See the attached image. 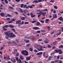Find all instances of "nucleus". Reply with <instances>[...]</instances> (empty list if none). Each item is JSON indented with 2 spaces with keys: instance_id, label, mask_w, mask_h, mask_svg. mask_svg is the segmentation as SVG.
<instances>
[{
  "instance_id": "obj_1",
  "label": "nucleus",
  "mask_w": 63,
  "mask_h": 63,
  "mask_svg": "<svg viewBox=\"0 0 63 63\" xmlns=\"http://www.w3.org/2000/svg\"><path fill=\"white\" fill-rule=\"evenodd\" d=\"M4 33L6 36H5V38L6 39H8L9 38V37L12 38H15L16 37V35L14 34L12 32L10 33V31H7V32H4Z\"/></svg>"
},
{
  "instance_id": "obj_2",
  "label": "nucleus",
  "mask_w": 63,
  "mask_h": 63,
  "mask_svg": "<svg viewBox=\"0 0 63 63\" xmlns=\"http://www.w3.org/2000/svg\"><path fill=\"white\" fill-rule=\"evenodd\" d=\"M22 54L25 56H27L28 55V52L26 50L23 51L21 52Z\"/></svg>"
},
{
  "instance_id": "obj_3",
  "label": "nucleus",
  "mask_w": 63,
  "mask_h": 63,
  "mask_svg": "<svg viewBox=\"0 0 63 63\" xmlns=\"http://www.w3.org/2000/svg\"><path fill=\"white\" fill-rule=\"evenodd\" d=\"M43 46H40L39 47H38V48H37V49L38 51H43Z\"/></svg>"
},
{
  "instance_id": "obj_4",
  "label": "nucleus",
  "mask_w": 63,
  "mask_h": 63,
  "mask_svg": "<svg viewBox=\"0 0 63 63\" xmlns=\"http://www.w3.org/2000/svg\"><path fill=\"white\" fill-rule=\"evenodd\" d=\"M49 40L47 38H46L44 41V43L47 44V43H48L49 42Z\"/></svg>"
},
{
  "instance_id": "obj_5",
  "label": "nucleus",
  "mask_w": 63,
  "mask_h": 63,
  "mask_svg": "<svg viewBox=\"0 0 63 63\" xmlns=\"http://www.w3.org/2000/svg\"><path fill=\"white\" fill-rule=\"evenodd\" d=\"M63 52L62 51V50L61 49H59L58 53L59 54H61Z\"/></svg>"
},
{
  "instance_id": "obj_6",
  "label": "nucleus",
  "mask_w": 63,
  "mask_h": 63,
  "mask_svg": "<svg viewBox=\"0 0 63 63\" xmlns=\"http://www.w3.org/2000/svg\"><path fill=\"white\" fill-rule=\"evenodd\" d=\"M53 58L52 56H49L48 58L47 59L48 61H49L51 59Z\"/></svg>"
},
{
  "instance_id": "obj_7",
  "label": "nucleus",
  "mask_w": 63,
  "mask_h": 63,
  "mask_svg": "<svg viewBox=\"0 0 63 63\" xmlns=\"http://www.w3.org/2000/svg\"><path fill=\"white\" fill-rule=\"evenodd\" d=\"M0 15L2 16V17H4V16H5V15L4 14V13H0Z\"/></svg>"
},
{
  "instance_id": "obj_8",
  "label": "nucleus",
  "mask_w": 63,
  "mask_h": 63,
  "mask_svg": "<svg viewBox=\"0 0 63 63\" xmlns=\"http://www.w3.org/2000/svg\"><path fill=\"white\" fill-rule=\"evenodd\" d=\"M33 13H30V15L31 16V17L32 18L34 17H35L36 16V15H33Z\"/></svg>"
},
{
  "instance_id": "obj_9",
  "label": "nucleus",
  "mask_w": 63,
  "mask_h": 63,
  "mask_svg": "<svg viewBox=\"0 0 63 63\" xmlns=\"http://www.w3.org/2000/svg\"><path fill=\"white\" fill-rule=\"evenodd\" d=\"M29 8L30 9H32V8H33V6H30L29 5L28 6H26V9H28Z\"/></svg>"
},
{
  "instance_id": "obj_10",
  "label": "nucleus",
  "mask_w": 63,
  "mask_h": 63,
  "mask_svg": "<svg viewBox=\"0 0 63 63\" xmlns=\"http://www.w3.org/2000/svg\"><path fill=\"white\" fill-rule=\"evenodd\" d=\"M33 29H34V30H38L40 28L39 27H33Z\"/></svg>"
},
{
  "instance_id": "obj_11",
  "label": "nucleus",
  "mask_w": 63,
  "mask_h": 63,
  "mask_svg": "<svg viewBox=\"0 0 63 63\" xmlns=\"http://www.w3.org/2000/svg\"><path fill=\"white\" fill-rule=\"evenodd\" d=\"M13 44H14H14H15V45H13V46H17V44H16V42L15 41H13Z\"/></svg>"
},
{
  "instance_id": "obj_12",
  "label": "nucleus",
  "mask_w": 63,
  "mask_h": 63,
  "mask_svg": "<svg viewBox=\"0 0 63 63\" xmlns=\"http://www.w3.org/2000/svg\"><path fill=\"white\" fill-rule=\"evenodd\" d=\"M9 26V27L11 28H14V26L12 25H10Z\"/></svg>"
},
{
  "instance_id": "obj_13",
  "label": "nucleus",
  "mask_w": 63,
  "mask_h": 63,
  "mask_svg": "<svg viewBox=\"0 0 63 63\" xmlns=\"http://www.w3.org/2000/svg\"><path fill=\"white\" fill-rule=\"evenodd\" d=\"M30 58H31V57H28L26 58V60H30Z\"/></svg>"
},
{
  "instance_id": "obj_14",
  "label": "nucleus",
  "mask_w": 63,
  "mask_h": 63,
  "mask_svg": "<svg viewBox=\"0 0 63 63\" xmlns=\"http://www.w3.org/2000/svg\"><path fill=\"white\" fill-rule=\"evenodd\" d=\"M43 54V52H39L37 53L36 54V55H41Z\"/></svg>"
},
{
  "instance_id": "obj_15",
  "label": "nucleus",
  "mask_w": 63,
  "mask_h": 63,
  "mask_svg": "<svg viewBox=\"0 0 63 63\" xmlns=\"http://www.w3.org/2000/svg\"><path fill=\"white\" fill-rule=\"evenodd\" d=\"M22 61L20 59H19L18 61H17V63H22L21 62Z\"/></svg>"
},
{
  "instance_id": "obj_16",
  "label": "nucleus",
  "mask_w": 63,
  "mask_h": 63,
  "mask_svg": "<svg viewBox=\"0 0 63 63\" xmlns=\"http://www.w3.org/2000/svg\"><path fill=\"white\" fill-rule=\"evenodd\" d=\"M6 58L7 60H11V59L10 58V56L9 55L7 56Z\"/></svg>"
},
{
  "instance_id": "obj_17",
  "label": "nucleus",
  "mask_w": 63,
  "mask_h": 63,
  "mask_svg": "<svg viewBox=\"0 0 63 63\" xmlns=\"http://www.w3.org/2000/svg\"><path fill=\"white\" fill-rule=\"evenodd\" d=\"M32 2L33 3H39V2H38V1L37 0H35L34 1H33Z\"/></svg>"
},
{
  "instance_id": "obj_18",
  "label": "nucleus",
  "mask_w": 63,
  "mask_h": 63,
  "mask_svg": "<svg viewBox=\"0 0 63 63\" xmlns=\"http://www.w3.org/2000/svg\"><path fill=\"white\" fill-rule=\"evenodd\" d=\"M23 11L24 14H26V12H29V11L27 10H24Z\"/></svg>"
},
{
  "instance_id": "obj_19",
  "label": "nucleus",
  "mask_w": 63,
  "mask_h": 63,
  "mask_svg": "<svg viewBox=\"0 0 63 63\" xmlns=\"http://www.w3.org/2000/svg\"><path fill=\"white\" fill-rule=\"evenodd\" d=\"M59 48H63V46L62 45H60L59 46Z\"/></svg>"
},
{
  "instance_id": "obj_20",
  "label": "nucleus",
  "mask_w": 63,
  "mask_h": 63,
  "mask_svg": "<svg viewBox=\"0 0 63 63\" xmlns=\"http://www.w3.org/2000/svg\"><path fill=\"white\" fill-rule=\"evenodd\" d=\"M20 59L21 60H23V59H24V57H23V56H20Z\"/></svg>"
},
{
  "instance_id": "obj_21",
  "label": "nucleus",
  "mask_w": 63,
  "mask_h": 63,
  "mask_svg": "<svg viewBox=\"0 0 63 63\" xmlns=\"http://www.w3.org/2000/svg\"><path fill=\"white\" fill-rule=\"evenodd\" d=\"M63 19V18L62 17H60L59 18V20H60V21H62V20Z\"/></svg>"
},
{
  "instance_id": "obj_22",
  "label": "nucleus",
  "mask_w": 63,
  "mask_h": 63,
  "mask_svg": "<svg viewBox=\"0 0 63 63\" xmlns=\"http://www.w3.org/2000/svg\"><path fill=\"white\" fill-rule=\"evenodd\" d=\"M20 22H21V20H18V21L16 22V23L17 24H18V23H20Z\"/></svg>"
},
{
  "instance_id": "obj_23",
  "label": "nucleus",
  "mask_w": 63,
  "mask_h": 63,
  "mask_svg": "<svg viewBox=\"0 0 63 63\" xmlns=\"http://www.w3.org/2000/svg\"><path fill=\"white\" fill-rule=\"evenodd\" d=\"M42 13V14H41V15H42L43 16H45V15L46 14H47V13L46 12H43L42 13Z\"/></svg>"
},
{
  "instance_id": "obj_24",
  "label": "nucleus",
  "mask_w": 63,
  "mask_h": 63,
  "mask_svg": "<svg viewBox=\"0 0 63 63\" xmlns=\"http://www.w3.org/2000/svg\"><path fill=\"white\" fill-rule=\"evenodd\" d=\"M54 16L53 17H54V18H56L57 17V14H54Z\"/></svg>"
},
{
  "instance_id": "obj_25",
  "label": "nucleus",
  "mask_w": 63,
  "mask_h": 63,
  "mask_svg": "<svg viewBox=\"0 0 63 63\" xmlns=\"http://www.w3.org/2000/svg\"><path fill=\"white\" fill-rule=\"evenodd\" d=\"M29 50L30 51H33V48H30L29 49Z\"/></svg>"
},
{
  "instance_id": "obj_26",
  "label": "nucleus",
  "mask_w": 63,
  "mask_h": 63,
  "mask_svg": "<svg viewBox=\"0 0 63 63\" xmlns=\"http://www.w3.org/2000/svg\"><path fill=\"white\" fill-rule=\"evenodd\" d=\"M7 16H8V17H12L13 16L12 15L9 14H7Z\"/></svg>"
},
{
  "instance_id": "obj_27",
  "label": "nucleus",
  "mask_w": 63,
  "mask_h": 63,
  "mask_svg": "<svg viewBox=\"0 0 63 63\" xmlns=\"http://www.w3.org/2000/svg\"><path fill=\"white\" fill-rule=\"evenodd\" d=\"M57 42L56 41H55V42H53V44L54 45H56V43H57Z\"/></svg>"
},
{
  "instance_id": "obj_28",
  "label": "nucleus",
  "mask_w": 63,
  "mask_h": 63,
  "mask_svg": "<svg viewBox=\"0 0 63 63\" xmlns=\"http://www.w3.org/2000/svg\"><path fill=\"white\" fill-rule=\"evenodd\" d=\"M40 24H41L39 22H37V23H36L37 25H40Z\"/></svg>"
},
{
  "instance_id": "obj_29",
  "label": "nucleus",
  "mask_w": 63,
  "mask_h": 63,
  "mask_svg": "<svg viewBox=\"0 0 63 63\" xmlns=\"http://www.w3.org/2000/svg\"><path fill=\"white\" fill-rule=\"evenodd\" d=\"M61 34V33L60 32L59 33H57L56 34V35L57 36H59V35H60V34Z\"/></svg>"
},
{
  "instance_id": "obj_30",
  "label": "nucleus",
  "mask_w": 63,
  "mask_h": 63,
  "mask_svg": "<svg viewBox=\"0 0 63 63\" xmlns=\"http://www.w3.org/2000/svg\"><path fill=\"white\" fill-rule=\"evenodd\" d=\"M50 2L51 3H53L54 2V0H51L50 1Z\"/></svg>"
},
{
  "instance_id": "obj_31",
  "label": "nucleus",
  "mask_w": 63,
  "mask_h": 63,
  "mask_svg": "<svg viewBox=\"0 0 63 63\" xmlns=\"http://www.w3.org/2000/svg\"><path fill=\"white\" fill-rule=\"evenodd\" d=\"M59 49L57 50V49H55V51H56V53H57L58 52Z\"/></svg>"
},
{
  "instance_id": "obj_32",
  "label": "nucleus",
  "mask_w": 63,
  "mask_h": 63,
  "mask_svg": "<svg viewBox=\"0 0 63 63\" xmlns=\"http://www.w3.org/2000/svg\"><path fill=\"white\" fill-rule=\"evenodd\" d=\"M4 2L6 4H8V0H4Z\"/></svg>"
},
{
  "instance_id": "obj_33",
  "label": "nucleus",
  "mask_w": 63,
  "mask_h": 63,
  "mask_svg": "<svg viewBox=\"0 0 63 63\" xmlns=\"http://www.w3.org/2000/svg\"><path fill=\"white\" fill-rule=\"evenodd\" d=\"M24 6V4H21L20 7L21 8H23Z\"/></svg>"
},
{
  "instance_id": "obj_34",
  "label": "nucleus",
  "mask_w": 63,
  "mask_h": 63,
  "mask_svg": "<svg viewBox=\"0 0 63 63\" xmlns=\"http://www.w3.org/2000/svg\"><path fill=\"white\" fill-rule=\"evenodd\" d=\"M16 61H18V60H19V58H18L17 57L16 58Z\"/></svg>"
},
{
  "instance_id": "obj_35",
  "label": "nucleus",
  "mask_w": 63,
  "mask_h": 63,
  "mask_svg": "<svg viewBox=\"0 0 63 63\" xmlns=\"http://www.w3.org/2000/svg\"><path fill=\"white\" fill-rule=\"evenodd\" d=\"M42 10L44 12V11H46L47 12V9H44V10Z\"/></svg>"
},
{
  "instance_id": "obj_36",
  "label": "nucleus",
  "mask_w": 63,
  "mask_h": 63,
  "mask_svg": "<svg viewBox=\"0 0 63 63\" xmlns=\"http://www.w3.org/2000/svg\"><path fill=\"white\" fill-rule=\"evenodd\" d=\"M48 5H49V6H50V5H52L53 4H52L51 3H50V2H49L48 3Z\"/></svg>"
},
{
  "instance_id": "obj_37",
  "label": "nucleus",
  "mask_w": 63,
  "mask_h": 63,
  "mask_svg": "<svg viewBox=\"0 0 63 63\" xmlns=\"http://www.w3.org/2000/svg\"><path fill=\"white\" fill-rule=\"evenodd\" d=\"M12 30L13 31V32H16V30L14 28L12 29Z\"/></svg>"
},
{
  "instance_id": "obj_38",
  "label": "nucleus",
  "mask_w": 63,
  "mask_h": 63,
  "mask_svg": "<svg viewBox=\"0 0 63 63\" xmlns=\"http://www.w3.org/2000/svg\"><path fill=\"white\" fill-rule=\"evenodd\" d=\"M54 8L55 9H57V6H54Z\"/></svg>"
},
{
  "instance_id": "obj_39",
  "label": "nucleus",
  "mask_w": 63,
  "mask_h": 63,
  "mask_svg": "<svg viewBox=\"0 0 63 63\" xmlns=\"http://www.w3.org/2000/svg\"><path fill=\"white\" fill-rule=\"evenodd\" d=\"M36 21H37L36 20H33L32 22V23H35V22H36Z\"/></svg>"
},
{
  "instance_id": "obj_40",
  "label": "nucleus",
  "mask_w": 63,
  "mask_h": 63,
  "mask_svg": "<svg viewBox=\"0 0 63 63\" xmlns=\"http://www.w3.org/2000/svg\"><path fill=\"white\" fill-rule=\"evenodd\" d=\"M34 52H38V51L36 49H35L34 50Z\"/></svg>"
},
{
  "instance_id": "obj_41",
  "label": "nucleus",
  "mask_w": 63,
  "mask_h": 63,
  "mask_svg": "<svg viewBox=\"0 0 63 63\" xmlns=\"http://www.w3.org/2000/svg\"><path fill=\"white\" fill-rule=\"evenodd\" d=\"M25 18L24 17H23V18H21V19L22 20H24V19H25Z\"/></svg>"
},
{
  "instance_id": "obj_42",
  "label": "nucleus",
  "mask_w": 63,
  "mask_h": 63,
  "mask_svg": "<svg viewBox=\"0 0 63 63\" xmlns=\"http://www.w3.org/2000/svg\"><path fill=\"white\" fill-rule=\"evenodd\" d=\"M15 41L16 42H17V43H19V42H18V39H16Z\"/></svg>"
},
{
  "instance_id": "obj_43",
  "label": "nucleus",
  "mask_w": 63,
  "mask_h": 63,
  "mask_svg": "<svg viewBox=\"0 0 63 63\" xmlns=\"http://www.w3.org/2000/svg\"><path fill=\"white\" fill-rule=\"evenodd\" d=\"M53 12L54 14H55V13H56V10H54L53 11Z\"/></svg>"
},
{
  "instance_id": "obj_44",
  "label": "nucleus",
  "mask_w": 63,
  "mask_h": 63,
  "mask_svg": "<svg viewBox=\"0 0 63 63\" xmlns=\"http://www.w3.org/2000/svg\"><path fill=\"white\" fill-rule=\"evenodd\" d=\"M42 40H43V39H39L38 40V42H39V41H40V42H41V41H42Z\"/></svg>"
},
{
  "instance_id": "obj_45",
  "label": "nucleus",
  "mask_w": 63,
  "mask_h": 63,
  "mask_svg": "<svg viewBox=\"0 0 63 63\" xmlns=\"http://www.w3.org/2000/svg\"><path fill=\"white\" fill-rule=\"evenodd\" d=\"M9 8H10V9H13V7H12L11 6H9Z\"/></svg>"
},
{
  "instance_id": "obj_46",
  "label": "nucleus",
  "mask_w": 63,
  "mask_h": 63,
  "mask_svg": "<svg viewBox=\"0 0 63 63\" xmlns=\"http://www.w3.org/2000/svg\"><path fill=\"white\" fill-rule=\"evenodd\" d=\"M57 60H58V59H59V58H60V56H57Z\"/></svg>"
},
{
  "instance_id": "obj_47",
  "label": "nucleus",
  "mask_w": 63,
  "mask_h": 63,
  "mask_svg": "<svg viewBox=\"0 0 63 63\" xmlns=\"http://www.w3.org/2000/svg\"><path fill=\"white\" fill-rule=\"evenodd\" d=\"M16 20V19H13L11 20V21H12V22H13V21H15V20Z\"/></svg>"
},
{
  "instance_id": "obj_48",
  "label": "nucleus",
  "mask_w": 63,
  "mask_h": 63,
  "mask_svg": "<svg viewBox=\"0 0 63 63\" xmlns=\"http://www.w3.org/2000/svg\"><path fill=\"white\" fill-rule=\"evenodd\" d=\"M30 44H28L26 45V47H29V46H30Z\"/></svg>"
},
{
  "instance_id": "obj_49",
  "label": "nucleus",
  "mask_w": 63,
  "mask_h": 63,
  "mask_svg": "<svg viewBox=\"0 0 63 63\" xmlns=\"http://www.w3.org/2000/svg\"><path fill=\"white\" fill-rule=\"evenodd\" d=\"M12 22H12V20H11V21H8V23H12Z\"/></svg>"
},
{
  "instance_id": "obj_50",
  "label": "nucleus",
  "mask_w": 63,
  "mask_h": 63,
  "mask_svg": "<svg viewBox=\"0 0 63 63\" xmlns=\"http://www.w3.org/2000/svg\"><path fill=\"white\" fill-rule=\"evenodd\" d=\"M13 63H14V62H16V60H15V59L13 58Z\"/></svg>"
},
{
  "instance_id": "obj_51",
  "label": "nucleus",
  "mask_w": 63,
  "mask_h": 63,
  "mask_svg": "<svg viewBox=\"0 0 63 63\" xmlns=\"http://www.w3.org/2000/svg\"><path fill=\"white\" fill-rule=\"evenodd\" d=\"M25 24H29V22H24Z\"/></svg>"
},
{
  "instance_id": "obj_52",
  "label": "nucleus",
  "mask_w": 63,
  "mask_h": 63,
  "mask_svg": "<svg viewBox=\"0 0 63 63\" xmlns=\"http://www.w3.org/2000/svg\"><path fill=\"white\" fill-rule=\"evenodd\" d=\"M49 21V19H47L45 21L46 22H47V21Z\"/></svg>"
},
{
  "instance_id": "obj_53",
  "label": "nucleus",
  "mask_w": 63,
  "mask_h": 63,
  "mask_svg": "<svg viewBox=\"0 0 63 63\" xmlns=\"http://www.w3.org/2000/svg\"><path fill=\"white\" fill-rule=\"evenodd\" d=\"M38 2H42V0H38Z\"/></svg>"
},
{
  "instance_id": "obj_54",
  "label": "nucleus",
  "mask_w": 63,
  "mask_h": 63,
  "mask_svg": "<svg viewBox=\"0 0 63 63\" xmlns=\"http://www.w3.org/2000/svg\"><path fill=\"white\" fill-rule=\"evenodd\" d=\"M41 32V31H37L36 32V33H40Z\"/></svg>"
},
{
  "instance_id": "obj_55",
  "label": "nucleus",
  "mask_w": 63,
  "mask_h": 63,
  "mask_svg": "<svg viewBox=\"0 0 63 63\" xmlns=\"http://www.w3.org/2000/svg\"><path fill=\"white\" fill-rule=\"evenodd\" d=\"M6 19L7 20H10V18H6Z\"/></svg>"
},
{
  "instance_id": "obj_56",
  "label": "nucleus",
  "mask_w": 63,
  "mask_h": 63,
  "mask_svg": "<svg viewBox=\"0 0 63 63\" xmlns=\"http://www.w3.org/2000/svg\"><path fill=\"white\" fill-rule=\"evenodd\" d=\"M61 23H62V22H59L58 23V24L59 25L60 24H61Z\"/></svg>"
},
{
  "instance_id": "obj_57",
  "label": "nucleus",
  "mask_w": 63,
  "mask_h": 63,
  "mask_svg": "<svg viewBox=\"0 0 63 63\" xmlns=\"http://www.w3.org/2000/svg\"><path fill=\"white\" fill-rule=\"evenodd\" d=\"M41 11V10L40 9H37L36 10L37 12H40V11Z\"/></svg>"
},
{
  "instance_id": "obj_58",
  "label": "nucleus",
  "mask_w": 63,
  "mask_h": 63,
  "mask_svg": "<svg viewBox=\"0 0 63 63\" xmlns=\"http://www.w3.org/2000/svg\"><path fill=\"white\" fill-rule=\"evenodd\" d=\"M30 41H29V40H27L25 41L26 43H29Z\"/></svg>"
},
{
  "instance_id": "obj_59",
  "label": "nucleus",
  "mask_w": 63,
  "mask_h": 63,
  "mask_svg": "<svg viewBox=\"0 0 63 63\" xmlns=\"http://www.w3.org/2000/svg\"><path fill=\"white\" fill-rule=\"evenodd\" d=\"M19 56V54L18 53H17L16 54V56Z\"/></svg>"
},
{
  "instance_id": "obj_60",
  "label": "nucleus",
  "mask_w": 63,
  "mask_h": 63,
  "mask_svg": "<svg viewBox=\"0 0 63 63\" xmlns=\"http://www.w3.org/2000/svg\"><path fill=\"white\" fill-rule=\"evenodd\" d=\"M8 44H12V42H9L8 43Z\"/></svg>"
},
{
  "instance_id": "obj_61",
  "label": "nucleus",
  "mask_w": 63,
  "mask_h": 63,
  "mask_svg": "<svg viewBox=\"0 0 63 63\" xmlns=\"http://www.w3.org/2000/svg\"><path fill=\"white\" fill-rule=\"evenodd\" d=\"M3 47H2L0 48V50H3Z\"/></svg>"
},
{
  "instance_id": "obj_62",
  "label": "nucleus",
  "mask_w": 63,
  "mask_h": 63,
  "mask_svg": "<svg viewBox=\"0 0 63 63\" xmlns=\"http://www.w3.org/2000/svg\"><path fill=\"white\" fill-rule=\"evenodd\" d=\"M48 48H50V47H51V46L49 45H48Z\"/></svg>"
},
{
  "instance_id": "obj_63",
  "label": "nucleus",
  "mask_w": 63,
  "mask_h": 63,
  "mask_svg": "<svg viewBox=\"0 0 63 63\" xmlns=\"http://www.w3.org/2000/svg\"><path fill=\"white\" fill-rule=\"evenodd\" d=\"M5 28H7V27H9V26L8 25H6L5 26Z\"/></svg>"
},
{
  "instance_id": "obj_64",
  "label": "nucleus",
  "mask_w": 63,
  "mask_h": 63,
  "mask_svg": "<svg viewBox=\"0 0 63 63\" xmlns=\"http://www.w3.org/2000/svg\"><path fill=\"white\" fill-rule=\"evenodd\" d=\"M61 28L62 29L61 30L62 32H63V27H61Z\"/></svg>"
}]
</instances>
